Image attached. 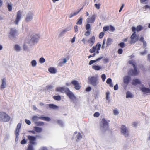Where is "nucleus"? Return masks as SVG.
Wrapping results in <instances>:
<instances>
[{"label":"nucleus","mask_w":150,"mask_h":150,"mask_svg":"<svg viewBox=\"0 0 150 150\" xmlns=\"http://www.w3.org/2000/svg\"><path fill=\"white\" fill-rule=\"evenodd\" d=\"M110 94V93L109 91H108L106 93V98L107 100H108L109 99V96Z\"/></svg>","instance_id":"a19ab883"},{"label":"nucleus","mask_w":150,"mask_h":150,"mask_svg":"<svg viewBox=\"0 0 150 150\" xmlns=\"http://www.w3.org/2000/svg\"><path fill=\"white\" fill-rule=\"evenodd\" d=\"M53 98L55 100L57 101H60L61 99V96L59 95L54 96Z\"/></svg>","instance_id":"c756f323"},{"label":"nucleus","mask_w":150,"mask_h":150,"mask_svg":"<svg viewBox=\"0 0 150 150\" xmlns=\"http://www.w3.org/2000/svg\"><path fill=\"white\" fill-rule=\"evenodd\" d=\"M55 91L60 93H65L70 99L74 100L76 99L75 96L68 88L58 87L56 89Z\"/></svg>","instance_id":"f03ea898"},{"label":"nucleus","mask_w":150,"mask_h":150,"mask_svg":"<svg viewBox=\"0 0 150 150\" xmlns=\"http://www.w3.org/2000/svg\"><path fill=\"white\" fill-rule=\"evenodd\" d=\"M110 121L109 120L107 121L105 118H103L102 119L100 124L103 128H106V129H108L109 128L108 122Z\"/></svg>","instance_id":"0eeeda50"},{"label":"nucleus","mask_w":150,"mask_h":150,"mask_svg":"<svg viewBox=\"0 0 150 150\" xmlns=\"http://www.w3.org/2000/svg\"><path fill=\"white\" fill-rule=\"evenodd\" d=\"M95 7L98 9H99L100 8V4H96L94 5Z\"/></svg>","instance_id":"603ef678"},{"label":"nucleus","mask_w":150,"mask_h":150,"mask_svg":"<svg viewBox=\"0 0 150 150\" xmlns=\"http://www.w3.org/2000/svg\"><path fill=\"white\" fill-rule=\"evenodd\" d=\"M101 46V44L98 43L95 46H93L92 48L89 50V52L91 53H93L95 54H98Z\"/></svg>","instance_id":"39448f33"},{"label":"nucleus","mask_w":150,"mask_h":150,"mask_svg":"<svg viewBox=\"0 0 150 150\" xmlns=\"http://www.w3.org/2000/svg\"><path fill=\"white\" fill-rule=\"evenodd\" d=\"M25 122L27 124H28V125H30V124L31 122H30V120H29L25 119Z\"/></svg>","instance_id":"e2e57ef3"},{"label":"nucleus","mask_w":150,"mask_h":150,"mask_svg":"<svg viewBox=\"0 0 150 150\" xmlns=\"http://www.w3.org/2000/svg\"><path fill=\"white\" fill-rule=\"evenodd\" d=\"M117 52L119 54H121L123 52V50L122 49L120 48L118 49Z\"/></svg>","instance_id":"4d7b16f0"},{"label":"nucleus","mask_w":150,"mask_h":150,"mask_svg":"<svg viewBox=\"0 0 150 150\" xmlns=\"http://www.w3.org/2000/svg\"><path fill=\"white\" fill-rule=\"evenodd\" d=\"M67 31H68V30H67V29H65L63 31H62L60 33V35L61 36L65 32H67Z\"/></svg>","instance_id":"69168bd1"},{"label":"nucleus","mask_w":150,"mask_h":150,"mask_svg":"<svg viewBox=\"0 0 150 150\" xmlns=\"http://www.w3.org/2000/svg\"><path fill=\"white\" fill-rule=\"evenodd\" d=\"M82 18L80 17L79 18L78 21L76 22L77 25H81L82 23Z\"/></svg>","instance_id":"473e14b6"},{"label":"nucleus","mask_w":150,"mask_h":150,"mask_svg":"<svg viewBox=\"0 0 150 150\" xmlns=\"http://www.w3.org/2000/svg\"><path fill=\"white\" fill-rule=\"evenodd\" d=\"M45 59L43 57H41L40 58L39 60V62L41 63H43L45 62Z\"/></svg>","instance_id":"3c124183"},{"label":"nucleus","mask_w":150,"mask_h":150,"mask_svg":"<svg viewBox=\"0 0 150 150\" xmlns=\"http://www.w3.org/2000/svg\"><path fill=\"white\" fill-rule=\"evenodd\" d=\"M91 87H88L86 88V92H88L90 91L91 90Z\"/></svg>","instance_id":"0e129e2a"},{"label":"nucleus","mask_w":150,"mask_h":150,"mask_svg":"<svg viewBox=\"0 0 150 150\" xmlns=\"http://www.w3.org/2000/svg\"><path fill=\"white\" fill-rule=\"evenodd\" d=\"M41 118V116L38 117L37 116H35L33 117L32 119L34 121H38L39 119H40Z\"/></svg>","instance_id":"f704fd0d"},{"label":"nucleus","mask_w":150,"mask_h":150,"mask_svg":"<svg viewBox=\"0 0 150 150\" xmlns=\"http://www.w3.org/2000/svg\"><path fill=\"white\" fill-rule=\"evenodd\" d=\"M7 7L8 9V10L9 11H10L12 10V6L11 4H8L7 5Z\"/></svg>","instance_id":"a18cd8bd"},{"label":"nucleus","mask_w":150,"mask_h":150,"mask_svg":"<svg viewBox=\"0 0 150 150\" xmlns=\"http://www.w3.org/2000/svg\"><path fill=\"white\" fill-rule=\"evenodd\" d=\"M103 61L104 63H107L109 62V59L107 58H105L103 59Z\"/></svg>","instance_id":"6e6d98bb"},{"label":"nucleus","mask_w":150,"mask_h":150,"mask_svg":"<svg viewBox=\"0 0 150 150\" xmlns=\"http://www.w3.org/2000/svg\"><path fill=\"white\" fill-rule=\"evenodd\" d=\"M71 83L74 86L76 90H79L81 88V86L77 81L73 80L71 81Z\"/></svg>","instance_id":"9b49d317"},{"label":"nucleus","mask_w":150,"mask_h":150,"mask_svg":"<svg viewBox=\"0 0 150 150\" xmlns=\"http://www.w3.org/2000/svg\"><path fill=\"white\" fill-rule=\"evenodd\" d=\"M50 109H58L59 108L58 107L53 104H50L48 105Z\"/></svg>","instance_id":"4be33fe9"},{"label":"nucleus","mask_w":150,"mask_h":150,"mask_svg":"<svg viewBox=\"0 0 150 150\" xmlns=\"http://www.w3.org/2000/svg\"><path fill=\"white\" fill-rule=\"evenodd\" d=\"M143 9H145V10H146L147 9H150V6H148V5H146L143 7Z\"/></svg>","instance_id":"49530a36"},{"label":"nucleus","mask_w":150,"mask_h":150,"mask_svg":"<svg viewBox=\"0 0 150 150\" xmlns=\"http://www.w3.org/2000/svg\"><path fill=\"white\" fill-rule=\"evenodd\" d=\"M109 29L110 30L112 31H113L115 30L113 26L111 25L110 26Z\"/></svg>","instance_id":"052dcab7"},{"label":"nucleus","mask_w":150,"mask_h":150,"mask_svg":"<svg viewBox=\"0 0 150 150\" xmlns=\"http://www.w3.org/2000/svg\"><path fill=\"white\" fill-rule=\"evenodd\" d=\"M112 82V80L111 78H108L106 81V83L108 84H110Z\"/></svg>","instance_id":"8fccbe9b"},{"label":"nucleus","mask_w":150,"mask_h":150,"mask_svg":"<svg viewBox=\"0 0 150 150\" xmlns=\"http://www.w3.org/2000/svg\"><path fill=\"white\" fill-rule=\"evenodd\" d=\"M129 64H131L133 66V67H136L135 62L132 60L129 61Z\"/></svg>","instance_id":"e433bc0d"},{"label":"nucleus","mask_w":150,"mask_h":150,"mask_svg":"<svg viewBox=\"0 0 150 150\" xmlns=\"http://www.w3.org/2000/svg\"><path fill=\"white\" fill-rule=\"evenodd\" d=\"M83 6L82 8L79 10L78 11L74 12L73 13H71L69 16V18H71L72 17L77 15L80 11L83 9Z\"/></svg>","instance_id":"6ab92c4d"},{"label":"nucleus","mask_w":150,"mask_h":150,"mask_svg":"<svg viewBox=\"0 0 150 150\" xmlns=\"http://www.w3.org/2000/svg\"><path fill=\"white\" fill-rule=\"evenodd\" d=\"M32 65L33 67H35L37 64V62L35 60H33L31 62Z\"/></svg>","instance_id":"4c0bfd02"},{"label":"nucleus","mask_w":150,"mask_h":150,"mask_svg":"<svg viewBox=\"0 0 150 150\" xmlns=\"http://www.w3.org/2000/svg\"><path fill=\"white\" fill-rule=\"evenodd\" d=\"M2 83L1 86V89H2L5 88L6 86V79L5 78H4L2 80Z\"/></svg>","instance_id":"aec40b11"},{"label":"nucleus","mask_w":150,"mask_h":150,"mask_svg":"<svg viewBox=\"0 0 150 150\" xmlns=\"http://www.w3.org/2000/svg\"><path fill=\"white\" fill-rule=\"evenodd\" d=\"M100 113L98 112H96L93 115V116L95 117H98L100 116Z\"/></svg>","instance_id":"de8ad7c7"},{"label":"nucleus","mask_w":150,"mask_h":150,"mask_svg":"<svg viewBox=\"0 0 150 150\" xmlns=\"http://www.w3.org/2000/svg\"><path fill=\"white\" fill-rule=\"evenodd\" d=\"M143 27L141 25L137 26L136 28L133 26L132 28V30L133 32V33L130 37L131 40L130 43L131 44L135 43L136 42L138 41L139 40L138 36L136 35V31L139 32L143 30Z\"/></svg>","instance_id":"f257e3e1"},{"label":"nucleus","mask_w":150,"mask_h":150,"mask_svg":"<svg viewBox=\"0 0 150 150\" xmlns=\"http://www.w3.org/2000/svg\"><path fill=\"white\" fill-rule=\"evenodd\" d=\"M28 139L30 141L29 142V144L33 145L35 143V142L36 139V138L35 137L32 136L28 135L27 136Z\"/></svg>","instance_id":"9d476101"},{"label":"nucleus","mask_w":150,"mask_h":150,"mask_svg":"<svg viewBox=\"0 0 150 150\" xmlns=\"http://www.w3.org/2000/svg\"><path fill=\"white\" fill-rule=\"evenodd\" d=\"M35 124L37 126H43L44 125V122L41 121L35 122Z\"/></svg>","instance_id":"cd10ccee"},{"label":"nucleus","mask_w":150,"mask_h":150,"mask_svg":"<svg viewBox=\"0 0 150 150\" xmlns=\"http://www.w3.org/2000/svg\"><path fill=\"white\" fill-rule=\"evenodd\" d=\"M113 112L115 115H117L119 113L118 111L116 110H113Z\"/></svg>","instance_id":"338daca9"},{"label":"nucleus","mask_w":150,"mask_h":150,"mask_svg":"<svg viewBox=\"0 0 150 150\" xmlns=\"http://www.w3.org/2000/svg\"><path fill=\"white\" fill-rule=\"evenodd\" d=\"M121 132L126 137L129 136V132L128 129L124 125H122L121 127Z\"/></svg>","instance_id":"423d86ee"},{"label":"nucleus","mask_w":150,"mask_h":150,"mask_svg":"<svg viewBox=\"0 0 150 150\" xmlns=\"http://www.w3.org/2000/svg\"><path fill=\"white\" fill-rule=\"evenodd\" d=\"M67 62V60L66 59L64 58L63 59V62L62 63V62H60L59 63V65L60 66H61L62 65V64L63 63H65Z\"/></svg>","instance_id":"bf43d9fd"},{"label":"nucleus","mask_w":150,"mask_h":150,"mask_svg":"<svg viewBox=\"0 0 150 150\" xmlns=\"http://www.w3.org/2000/svg\"><path fill=\"white\" fill-rule=\"evenodd\" d=\"M95 62H96V61L95 60H91L90 61L89 64V65H91L92 64Z\"/></svg>","instance_id":"680f3d73"},{"label":"nucleus","mask_w":150,"mask_h":150,"mask_svg":"<svg viewBox=\"0 0 150 150\" xmlns=\"http://www.w3.org/2000/svg\"><path fill=\"white\" fill-rule=\"evenodd\" d=\"M21 124L19 123L18 124L15 131V133H19V130L21 129Z\"/></svg>","instance_id":"a878e982"},{"label":"nucleus","mask_w":150,"mask_h":150,"mask_svg":"<svg viewBox=\"0 0 150 150\" xmlns=\"http://www.w3.org/2000/svg\"><path fill=\"white\" fill-rule=\"evenodd\" d=\"M27 150H33L32 145L29 144Z\"/></svg>","instance_id":"864d4df0"},{"label":"nucleus","mask_w":150,"mask_h":150,"mask_svg":"<svg viewBox=\"0 0 150 150\" xmlns=\"http://www.w3.org/2000/svg\"><path fill=\"white\" fill-rule=\"evenodd\" d=\"M126 98H132L133 96L132 94L129 92H127L126 93Z\"/></svg>","instance_id":"c9c22d12"},{"label":"nucleus","mask_w":150,"mask_h":150,"mask_svg":"<svg viewBox=\"0 0 150 150\" xmlns=\"http://www.w3.org/2000/svg\"><path fill=\"white\" fill-rule=\"evenodd\" d=\"M32 19V14L31 15L28 14L25 19V20L27 22H28L31 21Z\"/></svg>","instance_id":"b1692460"},{"label":"nucleus","mask_w":150,"mask_h":150,"mask_svg":"<svg viewBox=\"0 0 150 150\" xmlns=\"http://www.w3.org/2000/svg\"><path fill=\"white\" fill-rule=\"evenodd\" d=\"M40 36L38 35L35 34L32 37L30 41L32 43H34L37 42Z\"/></svg>","instance_id":"2eb2a0df"},{"label":"nucleus","mask_w":150,"mask_h":150,"mask_svg":"<svg viewBox=\"0 0 150 150\" xmlns=\"http://www.w3.org/2000/svg\"><path fill=\"white\" fill-rule=\"evenodd\" d=\"M17 35V32L16 29L14 28H11L10 29V31L9 33V37L10 38H14L15 36Z\"/></svg>","instance_id":"6e6552de"},{"label":"nucleus","mask_w":150,"mask_h":150,"mask_svg":"<svg viewBox=\"0 0 150 150\" xmlns=\"http://www.w3.org/2000/svg\"><path fill=\"white\" fill-rule=\"evenodd\" d=\"M131 78L129 76H127L124 77L123 82L124 84L127 85L129 83Z\"/></svg>","instance_id":"f3484780"},{"label":"nucleus","mask_w":150,"mask_h":150,"mask_svg":"<svg viewBox=\"0 0 150 150\" xmlns=\"http://www.w3.org/2000/svg\"><path fill=\"white\" fill-rule=\"evenodd\" d=\"M15 134L16 135L15 141H17L18 139V136L19 133H15Z\"/></svg>","instance_id":"09e8293b"},{"label":"nucleus","mask_w":150,"mask_h":150,"mask_svg":"<svg viewBox=\"0 0 150 150\" xmlns=\"http://www.w3.org/2000/svg\"><path fill=\"white\" fill-rule=\"evenodd\" d=\"M40 119L48 122L50 121L51 120V119L47 117H43L41 116V118H40Z\"/></svg>","instance_id":"7c9ffc66"},{"label":"nucleus","mask_w":150,"mask_h":150,"mask_svg":"<svg viewBox=\"0 0 150 150\" xmlns=\"http://www.w3.org/2000/svg\"><path fill=\"white\" fill-rule=\"evenodd\" d=\"M112 42V40L110 38H108L107 39L106 44L107 46H108L111 45Z\"/></svg>","instance_id":"2f4dec72"},{"label":"nucleus","mask_w":150,"mask_h":150,"mask_svg":"<svg viewBox=\"0 0 150 150\" xmlns=\"http://www.w3.org/2000/svg\"><path fill=\"white\" fill-rule=\"evenodd\" d=\"M118 86L117 84L115 85L114 87V90H117L118 89Z\"/></svg>","instance_id":"774afa93"},{"label":"nucleus","mask_w":150,"mask_h":150,"mask_svg":"<svg viewBox=\"0 0 150 150\" xmlns=\"http://www.w3.org/2000/svg\"><path fill=\"white\" fill-rule=\"evenodd\" d=\"M101 78L103 81H104L106 79V75L105 74H103L101 75Z\"/></svg>","instance_id":"79ce46f5"},{"label":"nucleus","mask_w":150,"mask_h":150,"mask_svg":"<svg viewBox=\"0 0 150 150\" xmlns=\"http://www.w3.org/2000/svg\"><path fill=\"white\" fill-rule=\"evenodd\" d=\"M95 42V37L94 36H92L87 41L89 45L92 47L94 44Z\"/></svg>","instance_id":"ddd939ff"},{"label":"nucleus","mask_w":150,"mask_h":150,"mask_svg":"<svg viewBox=\"0 0 150 150\" xmlns=\"http://www.w3.org/2000/svg\"><path fill=\"white\" fill-rule=\"evenodd\" d=\"M33 128L35 131L37 132L40 133L42 131V129L41 128H40L38 127H34Z\"/></svg>","instance_id":"393cba45"},{"label":"nucleus","mask_w":150,"mask_h":150,"mask_svg":"<svg viewBox=\"0 0 150 150\" xmlns=\"http://www.w3.org/2000/svg\"><path fill=\"white\" fill-rule=\"evenodd\" d=\"M109 28L108 26H104L103 28V31H106L109 30Z\"/></svg>","instance_id":"c03bdc74"},{"label":"nucleus","mask_w":150,"mask_h":150,"mask_svg":"<svg viewBox=\"0 0 150 150\" xmlns=\"http://www.w3.org/2000/svg\"><path fill=\"white\" fill-rule=\"evenodd\" d=\"M90 34V32L89 30L86 31L85 33V35L86 36H88Z\"/></svg>","instance_id":"13d9d810"},{"label":"nucleus","mask_w":150,"mask_h":150,"mask_svg":"<svg viewBox=\"0 0 150 150\" xmlns=\"http://www.w3.org/2000/svg\"><path fill=\"white\" fill-rule=\"evenodd\" d=\"M22 16V13L20 10L18 11L17 13L16 18L14 22L16 25H17L18 22L21 19Z\"/></svg>","instance_id":"1a4fd4ad"},{"label":"nucleus","mask_w":150,"mask_h":150,"mask_svg":"<svg viewBox=\"0 0 150 150\" xmlns=\"http://www.w3.org/2000/svg\"><path fill=\"white\" fill-rule=\"evenodd\" d=\"M88 79L89 83L93 86H96L98 83L97 76L89 77H88Z\"/></svg>","instance_id":"20e7f679"},{"label":"nucleus","mask_w":150,"mask_h":150,"mask_svg":"<svg viewBox=\"0 0 150 150\" xmlns=\"http://www.w3.org/2000/svg\"><path fill=\"white\" fill-rule=\"evenodd\" d=\"M118 45L120 47L122 48H124L125 47V44L124 42H123L120 43Z\"/></svg>","instance_id":"37998d69"},{"label":"nucleus","mask_w":150,"mask_h":150,"mask_svg":"<svg viewBox=\"0 0 150 150\" xmlns=\"http://www.w3.org/2000/svg\"><path fill=\"white\" fill-rule=\"evenodd\" d=\"M96 16L95 14L93 15L87 19V22L88 23H92L95 22Z\"/></svg>","instance_id":"4468645a"},{"label":"nucleus","mask_w":150,"mask_h":150,"mask_svg":"<svg viewBox=\"0 0 150 150\" xmlns=\"http://www.w3.org/2000/svg\"><path fill=\"white\" fill-rule=\"evenodd\" d=\"M71 83L74 86L76 90H79L81 88V86L77 81L73 80L71 81Z\"/></svg>","instance_id":"f8f14e48"},{"label":"nucleus","mask_w":150,"mask_h":150,"mask_svg":"<svg viewBox=\"0 0 150 150\" xmlns=\"http://www.w3.org/2000/svg\"><path fill=\"white\" fill-rule=\"evenodd\" d=\"M10 119V116L4 112H0V121L3 122H8Z\"/></svg>","instance_id":"7ed1b4c3"},{"label":"nucleus","mask_w":150,"mask_h":150,"mask_svg":"<svg viewBox=\"0 0 150 150\" xmlns=\"http://www.w3.org/2000/svg\"><path fill=\"white\" fill-rule=\"evenodd\" d=\"M82 138V136L80 133L79 132L76 135L75 137L76 141L77 142H78L79 140H81Z\"/></svg>","instance_id":"5701e85b"},{"label":"nucleus","mask_w":150,"mask_h":150,"mask_svg":"<svg viewBox=\"0 0 150 150\" xmlns=\"http://www.w3.org/2000/svg\"><path fill=\"white\" fill-rule=\"evenodd\" d=\"M141 90L143 92L145 93H150V89L144 87L141 88Z\"/></svg>","instance_id":"412c9836"},{"label":"nucleus","mask_w":150,"mask_h":150,"mask_svg":"<svg viewBox=\"0 0 150 150\" xmlns=\"http://www.w3.org/2000/svg\"><path fill=\"white\" fill-rule=\"evenodd\" d=\"M27 143V140L25 139V138H24L22 140L21 142V144H26Z\"/></svg>","instance_id":"58836bf2"},{"label":"nucleus","mask_w":150,"mask_h":150,"mask_svg":"<svg viewBox=\"0 0 150 150\" xmlns=\"http://www.w3.org/2000/svg\"><path fill=\"white\" fill-rule=\"evenodd\" d=\"M48 71L49 72L51 73L54 74L56 72V70L53 67H50L49 68Z\"/></svg>","instance_id":"bb28decb"},{"label":"nucleus","mask_w":150,"mask_h":150,"mask_svg":"<svg viewBox=\"0 0 150 150\" xmlns=\"http://www.w3.org/2000/svg\"><path fill=\"white\" fill-rule=\"evenodd\" d=\"M92 68L95 70H99L101 69V67L98 65H93Z\"/></svg>","instance_id":"c85d7f7f"},{"label":"nucleus","mask_w":150,"mask_h":150,"mask_svg":"<svg viewBox=\"0 0 150 150\" xmlns=\"http://www.w3.org/2000/svg\"><path fill=\"white\" fill-rule=\"evenodd\" d=\"M134 69L131 70L129 72V74L132 76H136L138 74L136 67H134Z\"/></svg>","instance_id":"dca6fc26"},{"label":"nucleus","mask_w":150,"mask_h":150,"mask_svg":"<svg viewBox=\"0 0 150 150\" xmlns=\"http://www.w3.org/2000/svg\"><path fill=\"white\" fill-rule=\"evenodd\" d=\"M90 28V25L88 23H87L86 25V30H89Z\"/></svg>","instance_id":"5fc2aeb1"},{"label":"nucleus","mask_w":150,"mask_h":150,"mask_svg":"<svg viewBox=\"0 0 150 150\" xmlns=\"http://www.w3.org/2000/svg\"><path fill=\"white\" fill-rule=\"evenodd\" d=\"M141 83L140 81L138 79H135L133 80L132 82V85H136L137 84H140Z\"/></svg>","instance_id":"a211bd4d"},{"label":"nucleus","mask_w":150,"mask_h":150,"mask_svg":"<svg viewBox=\"0 0 150 150\" xmlns=\"http://www.w3.org/2000/svg\"><path fill=\"white\" fill-rule=\"evenodd\" d=\"M14 49L15 50L19 51L21 50V47L18 45H16L14 47Z\"/></svg>","instance_id":"72a5a7b5"},{"label":"nucleus","mask_w":150,"mask_h":150,"mask_svg":"<svg viewBox=\"0 0 150 150\" xmlns=\"http://www.w3.org/2000/svg\"><path fill=\"white\" fill-rule=\"evenodd\" d=\"M104 34H105V33L104 32H101L99 34V38H100V39H101L103 37V36H104Z\"/></svg>","instance_id":"ea45409f"}]
</instances>
